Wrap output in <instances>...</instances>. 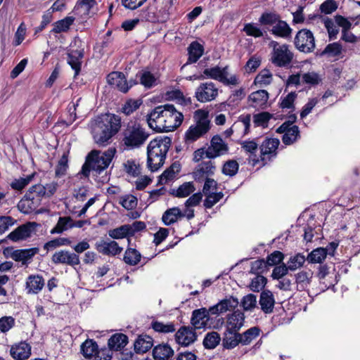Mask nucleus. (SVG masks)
<instances>
[{
  "mask_svg": "<svg viewBox=\"0 0 360 360\" xmlns=\"http://www.w3.org/2000/svg\"><path fill=\"white\" fill-rule=\"evenodd\" d=\"M51 261L56 264H62L71 266L79 265L80 263L79 257L76 253L64 250L56 252L52 255Z\"/></svg>",
  "mask_w": 360,
  "mask_h": 360,
  "instance_id": "nucleus-17",
  "label": "nucleus"
},
{
  "mask_svg": "<svg viewBox=\"0 0 360 360\" xmlns=\"http://www.w3.org/2000/svg\"><path fill=\"white\" fill-rule=\"evenodd\" d=\"M153 347V339L148 335H140L134 342V349L137 353H145Z\"/></svg>",
  "mask_w": 360,
  "mask_h": 360,
  "instance_id": "nucleus-39",
  "label": "nucleus"
},
{
  "mask_svg": "<svg viewBox=\"0 0 360 360\" xmlns=\"http://www.w3.org/2000/svg\"><path fill=\"white\" fill-rule=\"evenodd\" d=\"M269 46L272 49L271 61L273 64L282 68L287 67L291 63L294 55L288 45L271 40Z\"/></svg>",
  "mask_w": 360,
  "mask_h": 360,
  "instance_id": "nucleus-9",
  "label": "nucleus"
},
{
  "mask_svg": "<svg viewBox=\"0 0 360 360\" xmlns=\"http://www.w3.org/2000/svg\"><path fill=\"white\" fill-rule=\"evenodd\" d=\"M141 254L134 248H128L124 255V261L129 265H136L141 260Z\"/></svg>",
  "mask_w": 360,
  "mask_h": 360,
  "instance_id": "nucleus-51",
  "label": "nucleus"
},
{
  "mask_svg": "<svg viewBox=\"0 0 360 360\" xmlns=\"http://www.w3.org/2000/svg\"><path fill=\"white\" fill-rule=\"evenodd\" d=\"M323 21L325 27L328 31L330 39L331 40L336 39L337 35L339 32V29L338 26L335 25V22L329 18H323Z\"/></svg>",
  "mask_w": 360,
  "mask_h": 360,
  "instance_id": "nucleus-58",
  "label": "nucleus"
},
{
  "mask_svg": "<svg viewBox=\"0 0 360 360\" xmlns=\"http://www.w3.org/2000/svg\"><path fill=\"white\" fill-rule=\"evenodd\" d=\"M45 285V280L41 275L31 274L25 281V290L28 295L39 293Z\"/></svg>",
  "mask_w": 360,
  "mask_h": 360,
  "instance_id": "nucleus-21",
  "label": "nucleus"
},
{
  "mask_svg": "<svg viewBox=\"0 0 360 360\" xmlns=\"http://www.w3.org/2000/svg\"><path fill=\"white\" fill-rule=\"evenodd\" d=\"M83 56L84 49H71L68 53V63L75 70V77L78 75L80 72Z\"/></svg>",
  "mask_w": 360,
  "mask_h": 360,
  "instance_id": "nucleus-30",
  "label": "nucleus"
},
{
  "mask_svg": "<svg viewBox=\"0 0 360 360\" xmlns=\"http://www.w3.org/2000/svg\"><path fill=\"white\" fill-rule=\"evenodd\" d=\"M203 77L205 79L217 80L226 86H236L239 84L238 75L230 74L228 65L224 67L216 65L205 68L203 70Z\"/></svg>",
  "mask_w": 360,
  "mask_h": 360,
  "instance_id": "nucleus-8",
  "label": "nucleus"
},
{
  "mask_svg": "<svg viewBox=\"0 0 360 360\" xmlns=\"http://www.w3.org/2000/svg\"><path fill=\"white\" fill-rule=\"evenodd\" d=\"M229 152V146L219 135L214 136L211 141L210 145L207 148V158L213 159Z\"/></svg>",
  "mask_w": 360,
  "mask_h": 360,
  "instance_id": "nucleus-15",
  "label": "nucleus"
},
{
  "mask_svg": "<svg viewBox=\"0 0 360 360\" xmlns=\"http://www.w3.org/2000/svg\"><path fill=\"white\" fill-rule=\"evenodd\" d=\"M108 235L113 239H122L131 236L127 224L110 230Z\"/></svg>",
  "mask_w": 360,
  "mask_h": 360,
  "instance_id": "nucleus-52",
  "label": "nucleus"
},
{
  "mask_svg": "<svg viewBox=\"0 0 360 360\" xmlns=\"http://www.w3.org/2000/svg\"><path fill=\"white\" fill-rule=\"evenodd\" d=\"M219 94L218 88L212 82H207L200 84L195 89L196 99L201 103H206L214 100Z\"/></svg>",
  "mask_w": 360,
  "mask_h": 360,
  "instance_id": "nucleus-12",
  "label": "nucleus"
},
{
  "mask_svg": "<svg viewBox=\"0 0 360 360\" xmlns=\"http://www.w3.org/2000/svg\"><path fill=\"white\" fill-rule=\"evenodd\" d=\"M250 121H251V116L250 115H240L238 117V120L236 122L233 126L229 129H227L224 131V135L226 137H230L233 133L234 129L238 128H243V135H246L250 131Z\"/></svg>",
  "mask_w": 360,
  "mask_h": 360,
  "instance_id": "nucleus-29",
  "label": "nucleus"
},
{
  "mask_svg": "<svg viewBox=\"0 0 360 360\" xmlns=\"http://www.w3.org/2000/svg\"><path fill=\"white\" fill-rule=\"evenodd\" d=\"M149 133L139 123L129 122L122 132V143L125 149L141 147L149 137Z\"/></svg>",
  "mask_w": 360,
  "mask_h": 360,
  "instance_id": "nucleus-6",
  "label": "nucleus"
},
{
  "mask_svg": "<svg viewBox=\"0 0 360 360\" xmlns=\"http://www.w3.org/2000/svg\"><path fill=\"white\" fill-rule=\"evenodd\" d=\"M123 165L125 172L131 176H136L141 173L140 165L136 160H127Z\"/></svg>",
  "mask_w": 360,
  "mask_h": 360,
  "instance_id": "nucleus-53",
  "label": "nucleus"
},
{
  "mask_svg": "<svg viewBox=\"0 0 360 360\" xmlns=\"http://www.w3.org/2000/svg\"><path fill=\"white\" fill-rule=\"evenodd\" d=\"M94 4V0H82L75 5L74 8V13L75 15H79L82 19H84L89 15L90 10Z\"/></svg>",
  "mask_w": 360,
  "mask_h": 360,
  "instance_id": "nucleus-36",
  "label": "nucleus"
},
{
  "mask_svg": "<svg viewBox=\"0 0 360 360\" xmlns=\"http://www.w3.org/2000/svg\"><path fill=\"white\" fill-rule=\"evenodd\" d=\"M240 343V333L226 330L222 338V345L225 349H231Z\"/></svg>",
  "mask_w": 360,
  "mask_h": 360,
  "instance_id": "nucleus-32",
  "label": "nucleus"
},
{
  "mask_svg": "<svg viewBox=\"0 0 360 360\" xmlns=\"http://www.w3.org/2000/svg\"><path fill=\"white\" fill-rule=\"evenodd\" d=\"M128 342V338L122 333H116L108 340V347L110 349L119 351L123 349Z\"/></svg>",
  "mask_w": 360,
  "mask_h": 360,
  "instance_id": "nucleus-35",
  "label": "nucleus"
},
{
  "mask_svg": "<svg viewBox=\"0 0 360 360\" xmlns=\"http://www.w3.org/2000/svg\"><path fill=\"white\" fill-rule=\"evenodd\" d=\"M171 143V139L167 136H159L150 141L147 147L148 167L150 170L157 171L163 165Z\"/></svg>",
  "mask_w": 360,
  "mask_h": 360,
  "instance_id": "nucleus-5",
  "label": "nucleus"
},
{
  "mask_svg": "<svg viewBox=\"0 0 360 360\" xmlns=\"http://www.w3.org/2000/svg\"><path fill=\"white\" fill-rule=\"evenodd\" d=\"M211 314L210 309L200 308L195 309L192 312L191 323L194 329L218 328L223 323L222 319H219L217 323H212L213 319L210 316Z\"/></svg>",
  "mask_w": 360,
  "mask_h": 360,
  "instance_id": "nucleus-10",
  "label": "nucleus"
},
{
  "mask_svg": "<svg viewBox=\"0 0 360 360\" xmlns=\"http://www.w3.org/2000/svg\"><path fill=\"white\" fill-rule=\"evenodd\" d=\"M269 94L266 90H258L251 93L248 96L250 106L255 108H264L266 107Z\"/></svg>",
  "mask_w": 360,
  "mask_h": 360,
  "instance_id": "nucleus-25",
  "label": "nucleus"
},
{
  "mask_svg": "<svg viewBox=\"0 0 360 360\" xmlns=\"http://www.w3.org/2000/svg\"><path fill=\"white\" fill-rule=\"evenodd\" d=\"M299 136L300 131L298 127L296 125H292L290 130L283 134L282 140L284 144L290 145L297 139Z\"/></svg>",
  "mask_w": 360,
  "mask_h": 360,
  "instance_id": "nucleus-54",
  "label": "nucleus"
},
{
  "mask_svg": "<svg viewBox=\"0 0 360 360\" xmlns=\"http://www.w3.org/2000/svg\"><path fill=\"white\" fill-rule=\"evenodd\" d=\"M38 252V248L15 250L11 253V257L15 262H21L25 265L30 263L33 257Z\"/></svg>",
  "mask_w": 360,
  "mask_h": 360,
  "instance_id": "nucleus-23",
  "label": "nucleus"
},
{
  "mask_svg": "<svg viewBox=\"0 0 360 360\" xmlns=\"http://www.w3.org/2000/svg\"><path fill=\"white\" fill-rule=\"evenodd\" d=\"M327 250L319 248L314 250L308 256V260L311 263H321L326 257Z\"/></svg>",
  "mask_w": 360,
  "mask_h": 360,
  "instance_id": "nucleus-55",
  "label": "nucleus"
},
{
  "mask_svg": "<svg viewBox=\"0 0 360 360\" xmlns=\"http://www.w3.org/2000/svg\"><path fill=\"white\" fill-rule=\"evenodd\" d=\"M244 314L238 310L230 314L226 321V330L238 332L244 324Z\"/></svg>",
  "mask_w": 360,
  "mask_h": 360,
  "instance_id": "nucleus-28",
  "label": "nucleus"
},
{
  "mask_svg": "<svg viewBox=\"0 0 360 360\" xmlns=\"http://www.w3.org/2000/svg\"><path fill=\"white\" fill-rule=\"evenodd\" d=\"M221 337L219 334L217 332H210L208 333L203 340V345L207 349H214L215 348L220 342Z\"/></svg>",
  "mask_w": 360,
  "mask_h": 360,
  "instance_id": "nucleus-50",
  "label": "nucleus"
},
{
  "mask_svg": "<svg viewBox=\"0 0 360 360\" xmlns=\"http://www.w3.org/2000/svg\"><path fill=\"white\" fill-rule=\"evenodd\" d=\"M121 126V118L115 114L105 113L98 116L90 124L94 142L99 146H106L118 133Z\"/></svg>",
  "mask_w": 360,
  "mask_h": 360,
  "instance_id": "nucleus-2",
  "label": "nucleus"
},
{
  "mask_svg": "<svg viewBox=\"0 0 360 360\" xmlns=\"http://www.w3.org/2000/svg\"><path fill=\"white\" fill-rule=\"evenodd\" d=\"M280 19V16L271 12H264L259 18V22L262 25L273 26Z\"/></svg>",
  "mask_w": 360,
  "mask_h": 360,
  "instance_id": "nucleus-56",
  "label": "nucleus"
},
{
  "mask_svg": "<svg viewBox=\"0 0 360 360\" xmlns=\"http://www.w3.org/2000/svg\"><path fill=\"white\" fill-rule=\"evenodd\" d=\"M295 45L302 52H312L315 49V39L313 33L307 29L300 30L295 37Z\"/></svg>",
  "mask_w": 360,
  "mask_h": 360,
  "instance_id": "nucleus-11",
  "label": "nucleus"
},
{
  "mask_svg": "<svg viewBox=\"0 0 360 360\" xmlns=\"http://www.w3.org/2000/svg\"><path fill=\"white\" fill-rule=\"evenodd\" d=\"M206 198L204 201V206L206 208L212 207L216 203H217L224 196L221 192L211 193L205 194Z\"/></svg>",
  "mask_w": 360,
  "mask_h": 360,
  "instance_id": "nucleus-64",
  "label": "nucleus"
},
{
  "mask_svg": "<svg viewBox=\"0 0 360 360\" xmlns=\"http://www.w3.org/2000/svg\"><path fill=\"white\" fill-rule=\"evenodd\" d=\"M238 163L236 160H231L224 164L222 173L225 175L233 176L238 170Z\"/></svg>",
  "mask_w": 360,
  "mask_h": 360,
  "instance_id": "nucleus-61",
  "label": "nucleus"
},
{
  "mask_svg": "<svg viewBox=\"0 0 360 360\" xmlns=\"http://www.w3.org/2000/svg\"><path fill=\"white\" fill-rule=\"evenodd\" d=\"M297 98L295 92H290L285 97L281 98L280 107L282 109H294V102Z\"/></svg>",
  "mask_w": 360,
  "mask_h": 360,
  "instance_id": "nucleus-63",
  "label": "nucleus"
},
{
  "mask_svg": "<svg viewBox=\"0 0 360 360\" xmlns=\"http://www.w3.org/2000/svg\"><path fill=\"white\" fill-rule=\"evenodd\" d=\"M274 303V297L271 291L265 290L261 293L259 304L261 305L262 311L264 313H271L273 311Z\"/></svg>",
  "mask_w": 360,
  "mask_h": 360,
  "instance_id": "nucleus-34",
  "label": "nucleus"
},
{
  "mask_svg": "<svg viewBox=\"0 0 360 360\" xmlns=\"http://www.w3.org/2000/svg\"><path fill=\"white\" fill-rule=\"evenodd\" d=\"M243 31L248 36L254 37L255 38L263 37L264 32L260 27L255 23H247L243 27Z\"/></svg>",
  "mask_w": 360,
  "mask_h": 360,
  "instance_id": "nucleus-60",
  "label": "nucleus"
},
{
  "mask_svg": "<svg viewBox=\"0 0 360 360\" xmlns=\"http://www.w3.org/2000/svg\"><path fill=\"white\" fill-rule=\"evenodd\" d=\"M183 120V114L171 104L155 107L146 119L148 127L157 132L174 131L181 124Z\"/></svg>",
  "mask_w": 360,
  "mask_h": 360,
  "instance_id": "nucleus-1",
  "label": "nucleus"
},
{
  "mask_svg": "<svg viewBox=\"0 0 360 360\" xmlns=\"http://www.w3.org/2000/svg\"><path fill=\"white\" fill-rule=\"evenodd\" d=\"M115 153V148H109L105 152L98 150H93L86 158V162L84 164L82 172L85 176L89 175L91 171L95 172L98 174L105 173L102 176V181H107L109 177L105 170L111 162L112 158Z\"/></svg>",
  "mask_w": 360,
  "mask_h": 360,
  "instance_id": "nucleus-4",
  "label": "nucleus"
},
{
  "mask_svg": "<svg viewBox=\"0 0 360 360\" xmlns=\"http://www.w3.org/2000/svg\"><path fill=\"white\" fill-rule=\"evenodd\" d=\"M242 151L248 157L250 161L253 162V165L258 163L261 159L258 152L259 150V144L256 139H248L240 142Z\"/></svg>",
  "mask_w": 360,
  "mask_h": 360,
  "instance_id": "nucleus-18",
  "label": "nucleus"
},
{
  "mask_svg": "<svg viewBox=\"0 0 360 360\" xmlns=\"http://www.w3.org/2000/svg\"><path fill=\"white\" fill-rule=\"evenodd\" d=\"M195 188L193 182H186L181 185L176 191V196L186 198L195 191Z\"/></svg>",
  "mask_w": 360,
  "mask_h": 360,
  "instance_id": "nucleus-59",
  "label": "nucleus"
},
{
  "mask_svg": "<svg viewBox=\"0 0 360 360\" xmlns=\"http://www.w3.org/2000/svg\"><path fill=\"white\" fill-rule=\"evenodd\" d=\"M72 241L68 238H56L48 241L44 245V249L47 252L61 246L71 245Z\"/></svg>",
  "mask_w": 360,
  "mask_h": 360,
  "instance_id": "nucleus-48",
  "label": "nucleus"
},
{
  "mask_svg": "<svg viewBox=\"0 0 360 360\" xmlns=\"http://www.w3.org/2000/svg\"><path fill=\"white\" fill-rule=\"evenodd\" d=\"M193 119L195 123L190 126L185 133V139L188 143L197 141L207 134L211 128L207 111L199 109L195 111Z\"/></svg>",
  "mask_w": 360,
  "mask_h": 360,
  "instance_id": "nucleus-7",
  "label": "nucleus"
},
{
  "mask_svg": "<svg viewBox=\"0 0 360 360\" xmlns=\"http://www.w3.org/2000/svg\"><path fill=\"white\" fill-rule=\"evenodd\" d=\"M181 170V165L178 162H174L160 176V181L162 184H166L169 181L175 178L176 175Z\"/></svg>",
  "mask_w": 360,
  "mask_h": 360,
  "instance_id": "nucleus-42",
  "label": "nucleus"
},
{
  "mask_svg": "<svg viewBox=\"0 0 360 360\" xmlns=\"http://www.w3.org/2000/svg\"><path fill=\"white\" fill-rule=\"evenodd\" d=\"M181 218H182V211L179 207H174L167 210L164 212L162 220L165 225L169 226Z\"/></svg>",
  "mask_w": 360,
  "mask_h": 360,
  "instance_id": "nucleus-37",
  "label": "nucleus"
},
{
  "mask_svg": "<svg viewBox=\"0 0 360 360\" xmlns=\"http://www.w3.org/2000/svg\"><path fill=\"white\" fill-rule=\"evenodd\" d=\"M273 75L269 70L263 69L255 78V84L260 87L265 86L271 83Z\"/></svg>",
  "mask_w": 360,
  "mask_h": 360,
  "instance_id": "nucleus-46",
  "label": "nucleus"
},
{
  "mask_svg": "<svg viewBox=\"0 0 360 360\" xmlns=\"http://www.w3.org/2000/svg\"><path fill=\"white\" fill-rule=\"evenodd\" d=\"M174 354V350L167 344H160L153 350V356L155 360H167Z\"/></svg>",
  "mask_w": 360,
  "mask_h": 360,
  "instance_id": "nucleus-33",
  "label": "nucleus"
},
{
  "mask_svg": "<svg viewBox=\"0 0 360 360\" xmlns=\"http://www.w3.org/2000/svg\"><path fill=\"white\" fill-rule=\"evenodd\" d=\"M141 104L142 101L140 99H128L123 104L121 112L126 115H129L139 109Z\"/></svg>",
  "mask_w": 360,
  "mask_h": 360,
  "instance_id": "nucleus-49",
  "label": "nucleus"
},
{
  "mask_svg": "<svg viewBox=\"0 0 360 360\" xmlns=\"http://www.w3.org/2000/svg\"><path fill=\"white\" fill-rule=\"evenodd\" d=\"M34 176L35 173H32L28 175H25L23 176H20L17 179H14L11 182L10 186L13 190L20 191L32 181Z\"/></svg>",
  "mask_w": 360,
  "mask_h": 360,
  "instance_id": "nucleus-43",
  "label": "nucleus"
},
{
  "mask_svg": "<svg viewBox=\"0 0 360 360\" xmlns=\"http://www.w3.org/2000/svg\"><path fill=\"white\" fill-rule=\"evenodd\" d=\"M312 273L310 271H302L295 275V283L297 289L300 291L305 290L309 285Z\"/></svg>",
  "mask_w": 360,
  "mask_h": 360,
  "instance_id": "nucleus-38",
  "label": "nucleus"
},
{
  "mask_svg": "<svg viewBox=\"0 0 360 360\" xmlns=\"http://www.w3.org/2000/svg\"><path fill=\"white\" fill-rule=\"evenodd\" d=\"M238 304V300L230 297L229 298L221 300L217 304L210 307L211 314L216 315L231 311Z\"/></svg>",
  "mask_w": 360,
  "mask_h": 360,
  "instance_id": "nucleus-26",
  "label": "nucleus"
},
{
  "mask_svg": "<svg viewBox=\"0 0 360 360\" xmlns=\"http://www.w3.org/2000/svg\"><path fill=\"white\" fill-rule=\"evenodd\" d=\"M108 82L117 87L122 92L126 93L130 89L124 75L120 72H112L108 75Z\"/></svg>",
  "mask_w": 360,
  "mask_h": 360,
  "instance_id": "nucleus-24",
  "label": "nucleus"
},
{
  "mask_svg": "<svg viewBox=\"0 0 360 360\" xmlns=\"http://www.w3.org/2000/svg\"><path fill=\"white\" fill-rule=\"evenodd\" d=\"M270 32L276 37L287 39L290 37L292 29L285 21L279 19L278 22L272 26Z\"/></svg>",
  "mask_w": 360,
  "mask_h": 360,
  "instance_id": "nucleus-31",
  "label": "nucleus"
},
{
  "mask_svg": "<svg viewBox=\"0 0 360 360\" xmlns=\"http://www.w3.org/2000/svg\"><path fill=\"white\" fill-rule=\"evenodd\" d=\"M97 250L105 255L115 256L119 255L122 251V248L118 245V243L114 240L107 242L102 240L96 243Z\"/></svg>",
  "mask_w": 360,
  "mask_h": 360,
  "instance_id": "nucleus-27",
  "label": "nucleus"
},
{
  "mask_svg": "<svg viewBox=\"0 0 360 360\" xmlns=\"http://www.w3.org/2000/svg\"><path fill=\"white\" fill-rule=\"evenodd\" d=\"M37 226L38 224L35 222H28L22 224L11 232L8 238L14 242L26 240L35 233Z\"/></svg>",
  "mask_w": 360,
  "mask_h": 360,
  "instance_id": "nucleus-16",
  "label": "nucleus"
},
{
  "mask_svg": "<svg viewBox=\"0 0 360 360\" xmlns=\"http://www.w3.org/2000/svg\"><path fill=\"white\" fill-rule=\"evenodd\" d=\"M140 83L146 88H151L157 84V77L147 70H142L137 73Z\"/></svg>",
  "mask_w": 360,
  "mask_h": 360,
  "instance_id": "nucleus-40",
  "label": "nucleus"
},
{
  "mask_svg": "<svg viewBox=\"0 0 360 360\" xmlns=\"http://www.w3.org/2000/svg\"><path fill=\"white\" fill-rule=\"evenodd\" d=\"M342 47L338 42L328 44L323 51L321 55H327L328 57H336L342 53Z\"/></svg>",
  "mask_w": 360,
  "mask_h": 360,
  "instance_id": "nucleus-57",
  "label": "nucleus"
},
{
  "mask_svg": "<svg viewBox=\"0 0 360 360\" xmlns=\"http://www.w3.org/2000/svg\"><path fill=\"white\" fill-rule=\"evenodd\" d=\"M188 60L187 63H195L203 54V46L197 41L192 42L188 49Z\"/></svg>",
  "mask_w": 360,
  "mask_h": 360,
  "instance_id": "nucleus-41",
  "label": "nucleus"
},
{
  "mask_svg": "<svg viewBox=\"0 0 360 360\" xmlns=\"http://www.w3.org/2000/svg\"><path fill=\"white\" fill-rule=\"evenodd\" d=\"M75 18L72 16H67L65 18L57 21L53 26L52 32L54 33H60L66 32L69 30L70 27L73 24Z\"/></svg>",
  "mask_w": 360,
  "mask_h": 360,
  "instance_id": "nucleus-47",
  "label": "nucleus"
},
{
  "mask_svg": "<svg viewBox=\"0 0 360 360\" xmlns=\"http://www.w3.org/2000/svg\"><path fill=\"white\" fill-rule=\"evenodd\" d=\"M72 219L70 217H60L56 225L50 231L51 234H59L73 227Z\"/></svg>",
  "mask_w": 360,
  "mask_h": 360,
  "instance_id": "nucleus-44",
  "label": "nucleus"
},
{
  "mask_svg": "<svg viewBox=\"0 0 360 360\" xmlns=\"http://www.w3.org/2000/svg\"><path fill=\"white\" fill-rule=\"evenodd\" d=\"M81 350L83 355L91 359L94 357L95 360H110L111 355L107 354L106 351H98V345L93 340H87L81 345Z\"/></svg>",
  "mask_w": 360,
  "mask_h": 360,
  "instance_id": "nucleus-14",
  "label": "nucleus"
},
{
  "mask_svg": "<svg viewBox=\"0 0 360 360\" xmlns=\"http://www.w3.org/2000/svg\"><path fill=\"white\" fill-rule=\"evenodd\" d=\"M260 329L258 327H252L240 335V344L243 345H250L254 340H255L260 334Z\"/></svg>",
  "mask_w": 360,
  "mask_h": 360,
  "instance_id": "nucleus-45",
  "label": "nucleus"
},
{
  "mask_svg": "<svg viewBox=\"0 0 360 360\" xmlns=\"http://www.w3.org/2000/svg\"><path fill=\"white\" fill-rule=\"evenodd\" d=\"M58 188V184L53 181L31 186L24 197L19 201L18 207L24 214H30L35 211L41 204L43 198L52 196Z\"/></svg>",
  "mask_w": 360,
  "mask_h": 360,
  "instance_id": "nucleus-3",
  "label": "nucleus"
},
{
  "mask_svg": "<svg viewBox=\"0 0 360 360\" xmlns=\"http://www.w3.org/2000/svg\"><path fill=\"white\" fill-rule=\"evenodd\" d=\"M175 340L179 345L189 346L197 340V335L192 327L181 326L175 334Z\"/></svg>",
  "mask_w": 360,
  "mask_h": 360,
  "instance_id": "nucleus-20",
  "label": "nucleus"
},
{
  "mask_svg": "<svg viewBox=\"0 0 360 360\" xmlns=\"http://www.w3.org/2000/svg\"><path fill=\"white\" fill-rule=\"evenodd\" d=\"M10 354L15 360H25L31 355V346L25 341L14 344L10 349Z\"/></svg>",
  "mask_w": 360,
  "mask_h": 360,
  "instance_id": "nucleus-22",
  "label": "nucleus"
},
{
  "mask_svg": "<svg viewBox=\"0 0 360 360\" xmlns=\"http://www.w3.org/2000/svg\"><path fill=\"white\" fill-rule=\"evenodd\" d=\"M216 167L214 162L208 160L200 163L193 172V176L197 181L201 182L205 179H210V176L214 174Z\"/></svg>",
  "mask_w": 360,
  "mask_h": 360,
  "instance_id": "nucleus-19",
  "label": "nucleus"
},
{
  "mask_svg": "<svg viewBox=\"0 0 360 360\" xmlns=\"http://www.w3.org/2000/svg\"><path fill=\"white\" fill-rule=\"evenodd\" d=\"M279 144L280 141L276 138H265L259 146L261 161L266 162L276 157Z\"/></svg>",
  "mask_w": 360,
  "mask_h": 360,
  "instance_id": "nucleus-13",
  "label": "nucleus"
},
{
  "mask_svg": "<svg viewBox=\"0 0 360 360\" xmlns=\"http://www.w3.org/2000/svg\"><path fill=\"white\" fill-rule=\"evenodd\" d=\"M272 117V115L268 112H262L253 116V121L255 125L266 127L268 122Z\"/></svg>",
  "mask_w": 360,
  "mask_h": 360,
  "instance_id": "nucleus-62",
  "label": "nucleus"
}]
</instances>
